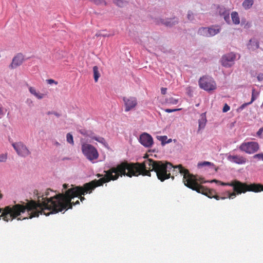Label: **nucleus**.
Here are the masks:
<instances>
[{"mask_svg":"<svg viewBox=\"0 0 263 263\" xmlns=\"http://www.w3.org/2000/svg\"><path fill=\"white\" fill-rule=\"evenodd\" d=\"M219 12L221 16H223L226 14V12H229V11L227 10L225 8H220Z\"/></svg>","mask_w":263,"mask_h":263,"instance_id":"obj_31","label":"nucleus"},{"mask_svg":"<svg viewBox=\"0 0 263 263\" xmlns=\"http://www.w3.org/2000/svg\"><path fill=\"white\" fill-rule=\"evenodd\" d=\"M54 114L55 116H58V117H59V116H60V115H59L58 114H57V113H54Z\"/></svg>","mask_w":263,"mask_h":263,"instance_id":"obj_51","label":"nucleus"},{"mask_svg":"<svg viewBox=\"0 0 263 263\" xmlns=\"http://www.w3.org/2000/svg\"><path fill=\"white\" fill-rule=\"evenodd\" d=\"M63 188H64V189H67V187H68V184H63Z\"/></svg>","mask_w":263,"mask_h":263,"instance_id":"obj_49","label":"nucleus"},{"mask_svg":"<svg viewBox=\"0 0 263 263\" xmlns=\"http://www.w3.org/2000/svg\"><path fill=\"white\" fill-rule=\"evenodd\" d=\"M103 36H108L109 35H106V34H105V35H103Z\"/></svg>","mask_w":263,"mask_h":263,"instance_id":"obj_53","label":"nucleus"},{"mask_svg":"<svg viewBox=\"0 0 263 263\" xmlns=\"http://www.w3.org/2000/svg\"><path fill=\"white\" fill-rule=\"evenodd\" d=\"M257 78H258V80H259V81L263 79V74L259 75L257 77Z\"/></svg>","mask_w":263,"mask_h":263,"instance_id":"obj_46","label":"nucleus"},{"mask_svg":"<svg viewBox=\"0 0 263 263\" xmlns=\"http://www.w3.org/2000/svg\"><path fill=\"white\" fill-rule=\"evenodd\" d=\"M158 161L152 159H147L142 163H129L124 161L104 171V176L98 180L99 185L102 186L105 183L117 180L122 176L132 177L140 175L151 176V171H155Z\"/></svg>","mask_w":263,"mask_h":263,"instance_id":"obj_2","label":"nucleus"},{"mask_svg":"<svg viewBox=\"0 0 263 263\" xmlns=\"http://www.w3.org/2000/svg\"><path fill=\"white\" fill-rule=\"evenodd\" d=\"M6 207H7V206H6V207L4 208V210H3V211L2 212V210H3V209H1V208H0V214H1H1H2V213H4V212H5V209H6Z\"/></svg>","mask_w":263,"mask_h":263,"instance_id":"obj_47","label":"nucleus"},{"mask_svg":"<svg viewBox=\"0 0 263 263\" xmlns=\"http://www.w3.org/2000/svg\"><path fill=\"white\" fill-rule=\"evenodd\" d=\"M100 186L98 180L95 179L83 186H77L67 190L65 193H58L52 195L51 192H54L50 189H47L41 196L37 197V200L26 199L25 201H21V203L16 204L11 207L7 206L3 214H21L26 212L28 214H57L72 209V205L80 203L71 202V199L80 194L91 192L97 187Z\"/></svg>","mask_w":263,"mask_h":263,"instance_id":"obj_1","label":"nucleus"},{"mask_svg":"<svg viewBox=\"0 0 263 263\" xmlns=\"http://www.w3.org/2000/svg\"><path fill=\"white\" fill-rule=\"evenodd\" d=\"M188 176V181H187L186 186L194 191H196L199 193L205 195L209 198H214L216 200L224 199L227 197H220L216 194V192L213 190L209 189L205 186L201 185L203 183L206 182L204 179L197 175H190Z\"/></svg>","mask_w":263,"mask_h":263,"instance_id":"obj_3","label":"nucleus"},{"mask_svg":"<svg viewBox=\"0 0 263 263\" xmlns=\"http://www.w3.org/2000/svg\"><path fill=\"white\" fill-rule=\"evenodd\" d=\"M172 171H175V169L173 168L171 163L159 161L154 172H156L158 179L163 181L171 177Z\"/></svg>","mask_w":263,"mask_h":263,"instance_id":"obj_5","label":"nucleus"},{"mask_svg":"<svg viewBox=\"0 0 263 263\" xmlns=\"http://www.w3.org/2000/svg\"><path fill=\"white\" fill-rule=\"evenodd\" d=\"M24 60V55L22 53L17 54L12 59L11 64L9 65V68L11 69H14L17 67L20 66Z\"/></svg>","mask_w":263,"mask_h":263,"instance_id":"obj_14","label":"nucleus"},{"mask_svg":"<svg viewBox=\"0 0 263 263\" xmlns=\"http://www.w3.org/2000/svg\"><path fill=\"white\" fill-rule=\"evenodd\" d=\"M200 88L206 91L213 90L216 89V83L214 80L209 77L204 76L201 78L199 81Z\"/></svg>","mask_w":263,"mask_h":263,"instance_id":"obj_7","label":"nucleus"},{"mask_svg":"<svg viewBox=\"0 0 263 263\" xmlns=\"http://www.w3.org/2000/svg\"><path fill=\"white\" fill-rule=\"evenodd\" d=\"M181 109V108H178V109H168V108H167V109H164V111L166 112L170 113V112H172L180 110Z\"/></svg>","mask_w":263,"mask_h":263,"instance_id":"obj_36","label":"nucleus"},{"mask_svg":"<svg viewBox=\"0 0 263 263\" xmlns=\"http://www.w3.org/2000/svg\"><path fill=\"white\" fill-rule=\"evenodd\" d=\"M253 3V0H245L242 3V6L245 9H249L252 6Z\"/></svg>","mask_w":263,"mask_h":263,"instance_id":"obj_23","label":"nucleus"},{"mask_svg":"<svg viewBox=\"0 0 263 263\" xmlns=\"http://www.w3.org/2000/svg\"><path fill=\"white\" fill-rule=\"evenodd\" d=\"M167 139V138L166 136H161L160 137V140L161 141L162 144H164L165 143H169L171 141V139H169V140L168 141H166V140Z\"/></svg>","mask_w":263,"mask_h":263,"instance_id":"obj_30","label":"nucleus"},{"mask_svg":"<svg viewBox=\"0 0 263 263\" xmlns=\"http://www.w3.org/2000/svg\"><path fill=\"white\" fill-rule=\"evenodd\" d=\"M262 132H263V127H261L257 132V135L258 137H261V136L262 134Z\"/></svg>","mask_w":263,"mask_h":263,"instance_id":"obj_41","label":"nucleus"},{"mask_svg":"<svg viewBox=\"0 0 263 263\" xmlns=\"http://www.w3.org/2000/svg\"><path fill=\"white\" fill-rule=\"evenodd\" d=\"M7 159V154H2L0 155V162H5Z\"/></svg>","mask_w":263,"mask_h":263,"instance_id":"obj_33","label":"nucleus"},{"mask_svg":"<svg viewBox=\"0 0 263 263\" xmlns=\"http://www.w3.org/2000/svg\"><path fill=\"white\" fill-rule=\"evenodd\" d=\"M259 47V41L256 39H251L250 40L248 44V48L251 51H254Z\"/></svg>","mask_w":263,"mask_h":263,"instance_id":"obj_16","label":"nucleus"},{"mask_svg":"<svg viewBox=\"0 0 263 263\" xmlns=\"http://www.w3.org/2000/svg\"><path fill=\"white\" fill-rule=\"evenodd\" d=\"M113 2L119 7H123L126 5V3L122 0H112Z\"/></svg>","mask_w":263,"mask_h":263,"instance_id":"obj_28","label":"nucleus"},{"mask_svg":"<svg viewBox=\"0 0 263 263\" xmlns=\"http://www.w3.org/2000/svg\"><path fill=\"white\" fill-rule=\"evenodd\" d=\"M82 151L86 158L90 161L97 159L99 157L97 149L91 144H83L82 146Z\"/></svg>","mask_w":263,"mask_h":263,"instance_id":"obj_6","label":"nucleus"},{"mask_svg":"<svg viewBox=\"0 0 263 263\" xmlns=\"http://www.w3.org/2000/svg\"><path fill=\"white\" fill-rule=\"evenodd\" d=\"M238 181L237 180H235L233 182H232L231 183H223V182H221V184L222 185H229V186H232L233 187V190L234 191V185H231V184H235V183Z\"/></svg>","mask_w":263,"mask_h":263,"instance_id":"obj_35","label":"nucleus"},{"mask_svg":"<svg viewBox=\"0 0 263 263\" xmlns=\"http://www.w3.org/2000/svg\"><path fill=\"white\" fill-rule=\"evenodd\" d=\"M93 72L95 81L97 82H98V79L100 76L98 66H95L93 67Z\"/></svg>","mask_w":263,"mask_h":263,"instance_id":"obj_24","label":"nucleus"},{"mask_svg":"<svg viewBox=\"0 0 263 263\" xmlns=\"http://www.w3.org/2000/svg\"><path fill=\"white\" fill-rule=\"evenodd\" d=\"M123 101L125 106V111H129L134 109L137 105V99L134 97H124L123 98Z\"/></svg>","mask_w":263,"mask_h":263,"instance_id":"obj_11","label":"nucleus"},{"mask_svg":"<svg viewBox=\"0 0 263 263\" xmlns=\"http://www.w3.org/2000/svg\"><path fill=\"white\" fill-rule=\"evenodd\" d=\"M92 139L103 144L104 145H106V141L103 137H93Z\"/></svg>","mask_w":263,"mask_h":263,"instance_id":"obj_27","label":"nucleus"},{"mask_svg":"<svg viewBox=\"0 0 263 263\" xmlns=\"http://www.w3.org/2000/svg\"><path fill=\"white\" fill-rule=\"evenodd\" d=\"M140 142L145 147H150L153 144V139L152 137L147 133H143L139 138Z\"/></svg>","mask_w":263,"mask_h":263,"instance_id":"obj_13","label":"nucleus"},{"mask_svg":"<svg viewBox=\"0 0 263 263\" xmlns=\"http://www.w3.org/2000/svg\"><path fill=\"white\" fill-rule=\"evenodd\" d=\"M14 149L17 154L22 157H26L30 154V152L22 142H16L12 143Z\"/></svg>","mask_w":263,"mask_h":263,"instance_id":"obj_10","label":"nucleus"},{"mask_svg":"<svg viewBox=\"0 0 263 263\" xmlns=\"http://www.w3.org/2000/svg\"><path fill=\"white\" fill-rule=\"evenodd\" d=\"M230 109V106L227 104H225L223 107L222 111L223 112H226L228 111Z\"/></svg>","mask_w":263,"mask_h":263,"instance_id":"obj_38","label":"nucleus"},{"mask_svg":"<svg viewBox=\"0 0 263 263\" xmlns=\"http://www.w3.org/2000/svg\"><path fill=\"white\" fill-rule=\"evenodd\" d=\"M39 216V215H38V214H36V215H29V219H31L32 218L35 217H38ZM28 219V218H27V217H23V219Z\"/></svg>","mask_w":263,"mask_h":263,"instance_id":"obj_43","label":"nucleus"},{"mask_svg":"<svg viewBox=\"0 0 263 263\" xmlns=\"http://www.w3.org/2000/svg\"><path fill=\"white\" fill-rule=\"evenodd\" d=\"M100 35V34H98V33L96 34V36H99Z\"/></svg>","mask_w":263,"mask_h":263,"instance_id":"obj_52","label":"nucleus"},{"mask_svg":"<svg viewBox=\"0 0 263 263\" xmlns=\"http://www.w3.org/2000/svg\"><path fill=\"white\" fill-rule=\"evenodd\" d=\"M6 207H7V206H6V207L4 208V210H3V211L2 212V210H3V209H1V208H0V214H1H1H2V213H4V212H5V209H6Z\"/></svg>","mask_w":263,"mask_h":263,"instance_id":"obj_48","label":"nucleus"},{"mask_svg":"<svg viewBox=\"0 0 263 263\" xmlns=\"http://www.w3.org/2000/svg\"><path fill=\"white\" fill-rule=\"evenodd\" d=\"M206 118L205 116V113H202L201 114L200 116V118L198 120V131L200 130L203 129L206 124Z\"/></svg>","mask_w":263,"mask_h":263,"instance_id":"obj_17","label":"nucleus"},{"mask_svg":"<svg viewBox=\"0 0 263 263\" xmlns=\"http://www.w3.org/2000/svg\"><path fill=\"white\" fill-rule=\"evenodd\" d=\"M59 143L58 142L56 143V145H59Z\"/></svg>","mask_w":263,"mask_h":263,"instance_id":"obj_56","label":"nucleus"},{"mask_svg":"<svg viewBox=\"0 0 263 263\" xmlns=\"http://www.w3.org/2000/svg\"><path fill=\"white\" fill-rule=\"evenodd\" d=\"M255 100V98H254V95L253 93L252 94V98H251V101L250 102L248 103L247 104H251Z\"/></svg>","mask_w":263,"mask_h":263,"instance_id":"obj_45","label":"nucleus"},{"mask_svg":"<svg viewBox=\"0 0 263 263\" xmlns=\"http://www.w3.org/2000/svg\"><path fill=\"white\" fill-rule=\"evenodd\" d=\"M93 190H92L91 191H92ZM92 192H88V193L90 194ZM87 194V193H84V194H80V195H79L77 196H75V197H79V199H80L81 201L82 202L83 200H84L85 199V197H83L82 196V195H84L85 194ZM74 198V197L71 199H73ZM73 201H74V202H75L76 201H74V200H73L72 201H71V202H72Z\"/></svg>","mask_w":263,"mask_h":263,"instance_id":"obj_34","label":"nucleus"},{"mask_svg":"<svg viewBox=\"0 0 263 263\" xmlns=\"http://www.w3.org/2000/svg\"><path fill=\"white\" fill-rule=\"evenodd\" d=\"M175 19H169L167 21L160 20V23L162 24H164L167 26H172L175 24L176 21L174 20Z\"/></svg>","mask_w":263,"mask_h":263,"instance_id":"obj_25","label":"nucleus"},{"mask_svg":"<svg viewBox=\"0 0 263 263\" xmlns=\"http://www.w3.org/2000/svg\"><path fill=\"white\" fill-rule=\"evenodd\" d=\"M245 104L242 105V106H241V108H243V106H245Z\"/></svg>","mask_w":263,"mask_h":263,"instance_id":"obj_55","label":"nucleus"},{"mask_svg":"<svg viewBox=\"0 0 263 263\" xmlns=\"http://www.w3.org/2000/svg\"><path fill=\"white\" fill-rule=\"evenodd\" d=\"M173 168L175 169V171H172L171 172V177L172 179H174V176H177V174L179 173L183 175V182L185 186H186L187 181H188V176L187 175H194L192 174H191L189 170L184 168L181 164H179L176 166H173Z\"/></svg>","mask_w":263,"mask_h":263,"instance_id":"obj_9","label":"nucleus"},{"mask_svg":"<svg viewBox=\"0 0 263 263\" xmlns=\"http://www.w3.org/2000/svg\"><path fill=\"white\" fill-rule=\"evenodd\" d=\"M198 33L201 35L209 37L208 27H201L199 29Z\"/></svg>","mask_w":263,"mask_h":263,"instance_id":"obj_21","label":"nucleus"},{"mask_svg":"<svg viewBox=\"0 0 263 263\" xmlns=\"http://www.w3.org/2000/svg\"><path fill=\"white\" fill-rule=\"evenodd\" d=\"M29 90L32 95L34 96L38 99H42L44 96V94L37 92L35 88L33 87H29Z\"/></svg>","mask_w":263,"mask_h":263,"instance_id":"obj_20","label":"nucleus"},{"mask_svg":"<svg viewBox=\"0 0 263 263\" xmlns=\"http://www.w3.org/2000/svg\"><path fill=\"white\" fill-rule=\"evenodd\" d=\"M228 159L229 161L238 164H245L247 161L246 158L238 155H229Z\"/></svg>","mask_w":263,"mask_h":263,"instance_id":"obj_15","label":"nucleus"},{"mask_svg":"<svg viewBox=\"0 0 263 263\" xmlns=\"http://www.w3.org/2000/svg\"><path fill=\"white\" fill-rule=\"evenodd\" d=\"M254 159H257L258 160H261L263 161V153H259L255 154L253 156Z\"/></svg>","mask_w":263,"mask_h":263,"instance_id":"obj_32","label":"nucleus"},{"mask_svg":"<svg viewBox=\"0 0 263 263\" xmlns=\"http://www.w3.org/2000/svg\"><path fill=\"white\" fill-rule=\"evenodd\" d=\"M167 89L166 88L162 87L161 88V92L162 95H165L166 93Z\"/></svg>","mask_w":263,"mask_h":263,"instance_id":"obj_44","label":"nucleus"},{"mask_svg":"<svg viewBox=\"0 0 263 263\" xmlns=\"http://www.w3.org/2000/svg\"><path fill=\"white\" fill-rule=\"evenodd\" d=\"M46 81L47 83L49 84H55V85H57L58 83L57 81H55L53 79H48L46 80Z\"/></svg>","mask_w":263,"mask_h":263,"instance_id":"obj_39","label":"nucleus"},{"mask_svg":"<svg viewBox=\"0 0 263 263\" xmlns=\"http://www.w3.org/2000/svg\"><path fill=\"white\" fill-rule=\"evenodd\" d=\"M165 102L169 104H176L178 103V99H175L173 97H170L166 99Z\"/></svg>","mask_w":263,"mask_h":263,"instance_id":"obj_26","label":"nucleus"},{"mask_svg":"<svg viewBox=\"0 0 263 263\" xmlns=\"http://www.w3.org/2000/svg\"><path fill=\"white\" fill-rule=\"evenodd\" d=\"M212 182H217V181L216 180H213L212 181Z\"/></svg>","mask_w":263,"mask_h":263,"instance_id":"obj_54","label":"nucleus"},{"mask_svg":"<svg viewBox=\"0 0 263 263\" xmlns=\"http://www.w3.org/2000/svg\"><path fill=\"white\" fill-rule=\"evenodd\" d=\"M21 215H0V219L2 218L4 221L8 222L9 220H12L14 219H17V220H21Z\"/></svg>","mask_w":263,"mask_h":263,"instance_id":"obj_18","label":"nucleus"},{"mask_svg":"<svg viewBox=\"0 0 263 263\" xmlns=\"http://www.w3.org/2000/svg\"><path fill=\"white\" fill-rule=\"evenodd\" d=\"M236 58V55L232 52L223 55L221 60L222 65L226 67H231L234 64Z\"/></svg>","mask_w":263,"mask_h":263,"instance_id":"obj_12","label":"nucleus"},{"mask_svg":"<svg viewBox=\"0 0 263 263\" xmlns=\"http://www.w3.org/2000/svg\"><path fill=\"white\" fill-rule=\"evenodd\" d=\"M231 17L234 24L237 25L240 23L238 14L237 12H233L231 14Z\"/></svg>","mask_w":263,"mask_h":263,"instance_id":"obj_22","label":"nucleus"},{"mask_svg":"<svg viewBox=\"0 0 263 263\" xmlns=\"http://www.w3.org/2000/svg\"><path fill=\"white\" fill-rule=\"evenodd\" d=\"M211 165V163L210 162H208V161H204L203 162L198 163L199 166H206V165L209 166V165Z\"/></svg>","mask_w":263,"mask_h":263,"instance_id":"obj_37","label":"nucleus"},{"mask_svg":"<svg viewBox=\"0 0 263 263\" xmlns=\"http://www.w3.org/2000/svg\"><path fill=\"white\" fill-rule=\"evenodd\" d=\"M229 14H230V13L229 12H226V14H225V15H224L223 16H222L224 19V20L228 22V21H229V20H230V16H229Z\"/></svg>","mask_w":263,"mask_h":263,"instance_id":"obj_40","label":"nucleus"},{"mask_svg":"<svg viewBox=\"0 0 263 263\" xmlns=\"http://www.w3.org/2000/svg\"><path fill=\"white\" fill-rule=\"evenodd\" d=\"M187 18L189 20L192 21L193 18V14L191 12H189L187 14Z\"/></svg>","mask_w":263,"mask_h":263,"instance_id":"obj_42","label":"nucleus"},{"mask_svg":"<svg viewBox=\"0 0 263 263\" xmlns=\"http://www.w3.org/2000/svg\"><path fill=\"white\" fill-rule=\"evenodd\" d=\"M66 140L67 142L70 144H73V136L70 133H68L66 135Z\"/></svg>","mask_w":263,"mask_h":263,"instance_id":"obj_29","label":"nucleus"},{"mask_svg":"<svg viewBox=\"0 0 263 263\" xmlns=\"http://www.w3.org/2000/svg\"><path fill=\"white\" fill-rule=\"evenodd\" d=\"M102 176H103V175H102V174H98L97 175V176L98 177H102Z\"/></svg>","mask_w":263,"mask_h":263,"instance_id":"obj_50","label":"nucleus"},{"mask_svg":"<svg viewBox=\"0 0 263 263\" xmlns=\"http://www.w3.org/2000/svg\"><path fill=\"white\" fill-rule=\"evenodd\" d=\"M234 185V192L231 193L230 192H227L228 198H234L235 197L236 193L240 194L245 193L247 191L253 192H259L263 191V185L259 183H252L247 184L245 183H242L240 181H237Z\"/></svg>","mask_w":263,"mask_h":263,"instance_id":"obj_4","label":"nucleus"},{"mask_svg":"<svg viewBox=\"0 0 263 263\" xmlns=\"http://www.w3.org/2000/svg\"><path fill=\"white\" fill-rule=\"evenodd\" d=\"M209 37L213 36L218 34L220 30V27L218 25H213L210 27H208Z\"/></svg>","mask_w":263,"mask_h":263,"instance_id":"obj_19","label":"nucleus"},{"mask_svg":"<svg viewBox=\"0 0 263 263\" xmlns=\"http://www.w3.org/2000/svg\"><path fill=\"white\" fill-rule=\"evenodd\" d=\"M239 148L247 154H252L259 149V145L256 142H243L239 146Z\"/></svg>","mask_w":263,"mask_h":263,"instance_id":"obj_8","label":"nucleus"}]
</instances>
